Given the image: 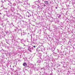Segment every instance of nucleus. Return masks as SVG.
Masks as SVG:
<instances>
[{"label":"nucleus","instance_id":"nucleus-1","mask_svg":"<svg viewBox=\"0 0 75 75\" xmlns=\"http://www.w3.org/2000/svg\"><path fill=\"white\" fill-rule=\"evenodd\" d=\"M15 21L16 23H17V24L18 27H20V26L21 25V21H20V19L16 18Z\"/></svg>","mask_w":75,"mask_h":75},{"label":"nucleus","instance_id":"nucleus-2","mask_svg":"<svg viewBox=\"0 0 75 75\" xmlns=\"http://www.w3.org/2000/svg\"><path fill=\"white\" fill-rule=\"evenodd\" d=\"M18 28H17L16 29H15V31H16L17 33H18V34H21V35H22V34H22V33H21V30H20V29L19 30H18L17 29Z\"/></svg>","mask_w":75,"mask_h":75},{"label":"nucleus","instance_id":"nucleus-3","mask_svg":"<svg viewBox=\"0 0 75 75\" xmlns=\"http://www.w3.org/2000/svg\"><path fill=\"white\" fill-rule=\"evenodd\" d=\"M64 16V13H62L61 12L60 14H58L57 15V16L58 18H61V17H62Z\"/></svg>","mask_w":75,"mask_h":75},{"label":"nucleus","instance_id":"nucleus-4","mask_svg":"<svg viewBox=\"0 0 75 75\" xmlns=\"http://www.w3.org/2000/svg\"><path fill=\"white\" fill-rule=\"evenodd\" d=\"M33 50V47L31 46H28V50L29 51L31 52H32V51Z\"/></svg>","mask_w":75,"mask_h":75},{"label":"nucleus","instance_id":"nucleus-5","mask_svg":"<svg viewBox=\"0 0 75 75\" xmlns=\"http://www.w3.org/2000/svg\"><path fill=\"white\" fill-rule=\"evenodd\" d=\"M23 65L25 67H28L29 66L27 65V63L25 62L23 63Z\"/></svg>","mask_w":75,"mask_h":75},{"label":"nucleus","instance_id":"nucleus-6","mask_svg":"<svg viewBox=\"0 0 75 75\" xmlns=\"http://www.w3.org/2000/svg\"><path fill=\"white\" fill-rule=\"evenodd\" d=\"M21 43L23 44H25V40H24V39H22L21 41Z\"/></svg>","mask_w":75,"mask_h":75},{"label":"nucleus","instance_id":"nucleus-7","mask_svg":"<svg viewBox=\"0 0 75 75\" xmlns=\"http://www.w3.org/2000/svg\"><path fill=\"white\" fill-rule=\"evenodd\" d=\"M11 10L12 12H13V11H14L15 10V8L13 7H11Z\"/></svg>","mask_w":75,"mask_h":75},{"label":"nucleus","instance_id":"nucleus-8","mask_svg":"<svg viewBox=\"0 0 75 75\" xmlns=\"http://www.w3.org/2000/svg\"><path fill=\"white\" fill-rule=\"evenodd\" d=\"M2 34H4V36H5V35H6L7 34H8V31H6L5 32V33H4V32H2Z\"/></svg>","mask_w":75,"mask_h":75},{"label":"nucleus","instance_id":"nucleus-9","mask_svg":"<svg viewBox=\"0 0 75 75\" xmlns=\"http://www.w3.org/2000/svg\"><path fill=\"white\" fill-rule=\"evenodd\" d=\"M28 14V17H30V16H31V14H30V13H29L28 12H27L26 13V14Z\"/></svg>","mask_w":75,"mask_h":75},{"label":"nucleus","instance_id":"nucleus-10","mask_svg":"<svg viewBox=\"0 0 75 75\" xmlns=\"http://www.w3.org/2000/svg\"><path fill=\"white\" fill-rule=\"evenodd\" d=\"M33 68H34V70H35V71H38V68H37V67H34Z\"/></svg>","mask_w":75,"mask_h":75},{"label":"nucleus","instance_id":"nucleus-11","mask_svg":"<svg viewBox=\"0 0 75 75\" xmlns=\"http://www.w3.org/2000/svg\"><path fill=\"white\" fill-rule=\"evenodd\" d=\"M38 57H39L40 58H41V56H42V54L41 53H39L38 54Z\"/></svg>","mask_w":75,"mask_h":75},{"label":"nucleus","instance_id":"nucleus-12","mask_svg":"<svg viewBox=\"0 0 75 75\" xmlns=\"http://www.w3.org/2000/svg\"><path fill=\"white\" fill-rule=\"evenodd\" d=\"M37 63H40L41 62V60L39 59L37 61Z\"/></svg>","mask_w":75,"mask_h":75},{"label":"nucleus","instance_id":"nucleus-13","mask_svg":"<svg viewBox=\"0 0 75 75\" xmlns=\"http://www.w3.org/2000/svg\"><path fill=\"white\" fill-rule=\"evenodd\" d=\"M55 48L54 47H52V52H53V51H54V50H55Z\"/></svg>","mask_w":75,"mask_h":75},{"label":"nucleus","instance_id":"nucleus-14","mask_svg":"<svg viewBox=\"0 0 75 75\" xmlns=\"http://www.w3.org/2000/svg\"><path fill=\"white\" fill-rule=\"evenodd\" d=\"M48 1H45V3L46 4H47V5H48L49 4L48 3Z\"/></svg>","mask_w":75,"mask_h":75},{"label":"nucleus","instance_id":"nucleus-15","mask_svg":"<svg viewBox=\"0 0 75 75\" xmlns=\"http://www.w3.org/2000/svg\"><path fill=\"white\" fill-rule=\"evenodd\" d=\"M6 12L7 13H7H10V11H9V9L8 10V11H6Z\"/></svg>","mask_w":75,"mask_h":75},{"label":"nucleus","instance_id":"nucleus-16","mask_svg":"<svg viewBox=\"0 0 75 75\" xmlns=\"http://www.w3.org/2000/svg\"><path fill=\"white\" fill-rule=\"evenodd\" d=\"M16 75H20V73H18V72H17V73L16 74Z\"/></svg>","mask_w":75,"mask_h":75},{"label":"nucleus","instance_id":"nucleus-17","mask_svg":"<svg viewBox=\"0 0 75 75\" xmlns=\"http://www.w3.org/2000/svg\"><path fill=\"white\" fill-rule=\"evenodd\" d=\"M67 7H68V8H69V9H71V8H70L69 5H67Z\"/></svg>","mask_w":75,"mask_h":75},{"label":"nucleus","instance_id":"nucleus-18","mask_svg":"<svg viewBox=\"0 0 75 75\" xmlns=\"http://www.w3.org/2000/svg\"><path fill=\"white\" fill-rule=\"evenodd\" d=\"M4 45L5 47H7L8 48L9 47V46H7V45H6V44H4Z\"/></svg>","mask_w":75,"mask_h":75},{"label":"nucleus","instance_id":"nucleus-19","mask_svg":"<svg viewBox=\"0 0 75 75\" xmlns=\"http://www.w3.org/2000/svg\"><path fill=\"white\" fill-rule=\"evenodd\" d=\"M17 1H18V3H22V2L20 1L19 0H17Z\"/></svg>","mask_w":75,"mask_h":75},{"label":"nucleus","instance_id":"nucleus-20","mask_svg":"<svg viewBox=\"0 0 75 75\" xmlns=\"http://www.w3.org/2000/svg\"><path fill=\"white\" fill-rule=\"evenodd\" d=\"M13 6H16V4L15 3H14L13 4Z\"/></svg>","mask_w":75,"mask_h":75},{"label":"nucleus","instance_id":"nucleus-21","mask_svg":"<svg viewBox=\"0 0 75 75\" xmlns=\"http://www.w3.org/2000/svg\"><path fill=\"white\" fill-rule=\"evenodd\" d=\"M57 52H53V54H54H54H55V55H56L57 54Z\"/></svg>","mask_w":75,"mask_h":75},{"label":"nucleus","instance_id":"nucleus-22","mask_svg":"<svg viewBox=\"0 0 75 75\" xmlns=\"http://www.w3.org/2000/svg\"><path fill=\"white\" fill-rule=\"evenodd\" d=\"M63 65H65V64H66V63L65 62H63Z\"/></svg>","mask_w":75,"mask_h":75},{"label":"nucleus","instance_id":"nucleus-23","mask_svg":"<svg viewBox=\"0 0 75 75\" xmlns=\"http://www.w3.org/2000/svg\"><path fill=\"white\" fill-rule=\"evenodd\" d=\"M29 28L30 29H32L33 28L31 27V26H29Z\"/></svg>","mask_w":75,"mask_h":75},{"label":"nucleus","instance_id":"nucleus-24","mask_svg":"<svg viewBox=\"0 0 75 75\" xmlns=\"http://www.w3.org/2000/svg\"><path fill=\"white\" fill-rule=\"evenodd\" d=\"M65 3H67V0H64Z\"/></svg>","mask_w":75,"mask_h":75},{"label":"nucleus","instance_id":"nucleus-25","mask_svg":"<svg viewBox=\"0 0 75 75\" xmlns=\"http://www.w3.org/2000/svg\"><path fill=\"white\" fill-rule=\"evenodd\" d=\"M61 56H62V57H64V54H61Z\"/></svg>","mask_w":75,"mask_h":75},{"label":"nucleus","instance_id":"nucleus-26","mask_svg":"<svg viewBox=\"0 0 75 75\" xmlns=\"http://www.w3.org/2000/svg\"><path fill=\"white\" fill-rule=\"evenodd\" d=\"M37 2H38L39 4H40V1H37Z\"/></svg>","mask_w":75,"mask_h":75},{"label":"nucleus","instance_id":"nucleus-27","mask_svg":"<svg viewBox=\"0 0 75 75\" xmlns=\"http://www.w3.org/2000/svg\"><path fill=\"white\" fill-rule=\"evenodd\" d=\"M8 54H9V53L8 52H7V54H6V55H8Z\"/></svg>","mask_w":75,"mask_h":75},{"label":"nucleus","instance_id":"nucleus-28","mask_svg":"<svg viewBox=\"0 0 75 75\" xmlns=\"http://www.w3.org/2000/svg\"><path fill=\"white\" fill-rule=\"evenodd\" d=\"M8 44V45H10V43H9V42L8 43H7Z\"/></svg>","mask_w":75,"mask_h":75},{"label":"nucleus","instance_id":"nucleus-29","mask_svg":"<svg viewBox=\"0 0 75 75\" xmlns=\"http://www.w3.org/2000/svg\"><path fill=\"white\" fill-rule=\"evenodd\" d=\"M55 8H56V9H57L58 8V7H55Z\"/></svg>","mask_w":75,"mask_h":75},{"label":"nucleus","instance_id":"nucleus-30","mask_svg":"<svg viewBox=\"0 0 75 75\" xmlns=\"http://www.w3.org/2000/svg\"><path fill=\"white\" fill-rule=\"evenodd\" d=\"M22 47H20L19 48V49H22Z\"/></svg>","mask_w":75,"mask_h":75},{"label":"nucleus","instance_id":"nucleus-31","mask_svg":"<svg viewBox=\"0 0 75 75\" xmlns=\"http://www.w3.org/2000/svg\"><path fill=\"white\" fill-rule=\"evenodd\" d=\"M7 23H8V24L9 23V21H7Z\"/></svg>","mask_w":75,"mask_h":75},{"label":"nucleus","instance_id":"nucleus-32","mask_svg":"<svg viewBox=\"0 0 75 75\" xmlns=\"http://www.w3.org/2000/svg\"><path fill=\"white\" fill-rule=\"evenodd\" d=\"M67 12H66V13L65 14V15L66 16H67Z\"/></svg>","mask_w":75,"mask_h":75},{"label":"nucleus","instance_id":"nucleus-33","mask_svg":"<svg viewBox=\"0 0 75 75\" xmlns=\"http://www.w3.org/2000/svg\"><path fill=\"white\" fill-rule=\"evenodd\" d=\"M55 39L56 40H58V39L55 38Z\"/></svg>","mask_w":75,"mask_h":75},{"label":"nucleus","instance_id":"nucleus-34","mask_svg":"<svg viewBox=\"0 0 75 75\" xmlns=\"http://www.w3.org/2000/svg\"><path fill=\"white\" fill-rule=\"evenodd\" d=\"M2 69H3V70H4V69L3 68H2Z\"/></svg>","mask_w":75,"mask_h":75},{"label":"nucleus","instance_id":"nucleus-35","mask_svg":"<svg viewBox=\"0 0 75 75\" xmlns=\"http://www.w3.org/2000/svg\"><path fill=\"white\" fill-rule=\"evenodd\" d=\"M3 25V23H2L1 24V25Z\"/></svg>","mask_w":75,"mask_h":75},{"label":"nucleus","instance_id":"nucleus-36","mask_svg":"<svg viewBox=\"0 0 75 75\" xmlns=\"http://www.w3.org/2000/svg\"><path fill=\"white\" fill-rule=\"evenodd\" d=\"M34 48H35V46H33Z\"/></svg>","mask_w":75,"mask_h":75},{"label":"nucleus","instance_id":"nucleus-37","mask_svg":"<svg viewBox=\"0 0 75 75\" xmlns=\"http://www.w3.org/2000/svg\"><path fill=\"white\" fill-rule=\"evenodd\" d=\"M9 42H6V43H7H7H8Z\"/></svg>","mask_w":75,"mask_h":75},{"label":"nucleus","instance_id":"nucleus-38","mask_svg":"<svg viewBox=\"0 0 75 75\" xmlns=\"http://www.w3.org/2000/svg\"><path fill=\"white\" fill-rule=\"evenodd\" d=\"M9 56H10V53H9Z\"/></svg>","mask_w":75,"mask_h":75},{"label":"nucleus","instance_id":"nucleus-39","mask_svg":"<svg viewBox=\"0 0 75 75\" xmlns=\"http://www.w3.org/2000/svg\"><path fill=\"white\" fill-rule=\"evenodd\" d=\"M6 16H7V17H9V16L7 15V14Z\"/></svg>","mask_w":75,"mask_h":75},{"label":"nucleus","instance_id":"nucleus-40","mask_svg":"<svg viewBox=\"0 0 75 75\" xmlns=\"http://www.w3.org/2000/svg\"><path fill=\"white\" fill-rule=\"evenodd\" d=\"M58 57H60V56H59V55L58 56Z\"/></svg>","mask_w":75,"mask_h":75},{"label":"nucleus","instance_id":"nucleus-41","mask_svg":"<svg viewBox=\"0 0 75 75\" xmlns=\"http://www.w3.org/2000/svg\"><path fill=\"white\" fill-rule=\"evenodd\" d=\"M57 52H59V50H57Z\"/></svg>","mask_w":75,"mask_h":75},{"label":"nucleus","instance_id":"nucleus-42","mask_svg":"<svg viewBox=\"0 0 75 75\" xmlns=\"http://www.w3.org/2000/svg\"><path fill=\"white\" fill-rule=\"evenodd\" d=\"M5 9H6V10H8L7 8H5Z\"/></svg>","mask_w":75,"mask_h":75},{"label":"nucleus","instance_id":"nucleus-43","mask_svg":"<svg viewBox=\"0 0 75 75\" xmlns=\"http://www.w3.org/2000/svg\"><path fill=\"white\" fill-rule=\"evenodd\" d=\"M63 57H62H62H61V58H63Z\"/></svg>","mask_w":75,"mask_h":75},{"label":"nucleus","instance_id":"nucleus-44","mask_svg":"<svg viewBox=\"0 0 75 75\" xmlns=\"http://www.w3.org/2000/svg\"><path fill=\"white\" fill-rule=\"evenodd\" d=\"M28 64H30V62H28Z\"/></svg>","mask_w":75,"mask_h":75},{"label":"nucleus","instance_id":"nucleus-45","mask_svg":"<svg viewBox=\"0 0 75 75\" xmlns=\"http://www.w3.org/2000/svg\"><path fill=\"white\" fill-rule=\"evenodd\" d=\"M72 4H74V2H73L72 3Z\"/></svg>","mask_w":75,"mask_h":75},{"label":"nucleus","instance_id":"nucleus-46","mask_svg":"<svg viewBox=\"0 0 75 75\" xmlns=\"http://www.w3.org/2000/svg\"><path fill=\"white\" fill-rule=\"evenodd\" d=\"M40 31H41V30L40 29Z\"/></svg>","mask_w":75,"mask_h":75},{"label":"nucleus","instance_id":"nucleus-47","mask_svg":"<svg viewBox=\"0 0 75 75\" xmlns=\"http://www.w3.org/2000/svg\"><path fill=\"white\" fill-rule=\"evenodd\" d=\"M45 6H46V5H44V7H45Z\"/></svg>","mask_w":75,"mask_h":75},{"label":"nucleus","instance_id":"nucleus-48","mask_svg":"<svg viewBox=\"0 0 75 75\" xmlns=\"http://www.w3.org/2000/svg\"><path fill=\"white\" fill-rule=\"evenodd\" d=\"M1 20V18H0V20Z\"/></svg>","mask_w":75,"mask_h":75},{"label":"nucleus","instance_id":"nucleus-49","mask_svg":"<svg viewBox=\"0 0 75 75\" xmlns=\"http://www.w3.org/2000/svg\"><path fill=\"white\" fill-rule=\"evenodd\" d=\"M19 70H21V69H18Z\"/></svg>","mask_w":75,"mask_h":75},{"label":"nucleus","instance_id":"nucleus-50","mask_svg":"<svg viewBox=\"0 0 75 75\" xmlns=\"http://www.w3.org/2000/svg\"><path fill=\"white\" fill-rule=\"evenodd\" d=\"M61 64H63V62H61Z\"/></svg>","mask_w":75,"mask_h":75},{"label":"nucleus","instance_id":"nucleus-51","mask_svg":"<svg viewBox=\"0 0 75 75\" xmlns=\"http://www.w3.org/2000/svg\"><path fill=\"white\" fill-rule=\"evenodd\" d=\"M4 8V9H6V8Z\"/></svg>","mask_w":75,"mask_h":75},{"label":"nucleus","instance_id":"nucleus-52","mask_svg":"<svg viewBox=\"0 0 75 75\" xmlns=\"http://www.w3.org/2000/svg\"><path fill=\"white\" fill-rule=\"evenodd\" d=\"M0 14L1 15V13H0Z\"/></svg>","mask_w":75,"mask_h":75},{"label":"nucleus","instance_id":"nucleus-53","mask_svg":"<svg viewBox=\"0 0 75 75\" xmlns=\"http://www.w3.org/2000/svg\"><path fill=\"white\" fill-rule=\"evenodd\" d=\"M71 2H70L69 3L70 4H71Z\"/></svg>","mask_w":75,"mask_h":75},{"label":"nucleus","instance_id":"nucleus-54","mask_svg":"<svg viewBox=\"0 0 75 75\" xmlns=\"http://www.w3.org/2000/svg\"><path fill=\"white\" fill-rule=\"evenodd\" d=\"M7 1H8L9 2V1H8V0H7Z\"/></svg>","mask_w":75,"mask_h":75},{"label":"nucleus","instance_id":"nucleus-55","mask_svg":"<svg viewBox=\"0 0 75 75\" xmlns=\"http://www.w3.org/2000/svg\"><path fill=\"white\" fill-rule=\"evenodd\" d=\"M31 13H32V14H33V12H32Z\"/></svg>","mask_w":75,"mask_h":75},{"label":"nucleus","instance_id":"nucleus-56","mask_svg":"<svg viewBox=\"0 0 75 75\" xmlns=\"http://www.w3.org/2000/svg\"><path fill=\"white\" fill-rule=\"evenodd\" d=\"M74 1V0L72 1Z\"/></svg>","mask_w":75,"mask_h":75},{"label":"nucleus","instance_id":"nucleus-57","mask_svg":"<svg viewBox=\"0 0 75 75\" xmlns=\"http://www.w3.org/2000/svg\"><path fill=\"white\" fill-rule=\"evenodd\" d=\"M43 69L42 68L41 69Z\"/></svg>","mask_w":75,"mask_h":75},{"label":"nucleus","instance_id":"nucleus-58","mask_svg":"<svg viewBox=\"0 0 75 75\" xmlns=\"http://www.w3.org/2000/svg\"><path fill=\"white\" fill-rule=\"evenodd\" d=\"M24 46H25V45H24Z\"/></svg>","mask_w":75,"mask_h":75},{"label":"nucleus","instance_id":"nucleus-59","mask_svg":"<svg viewBox=\"0 0 75 75\" xmlns=\"http://www.w3.org/2000/svg\"><path fill=\"white\" fill-rule=\"evenodd\" d=\"M33 26H35V25H33Z\"/></svg>","mask_w":75,"mask_h":75},{"label":"nucleus","instance_id":"nucleus-60","mask_svg":"<svg viewBox=\"0 0 75 75\" xmlns=\"http://www.w3.org/2000/svg\"><path fill=\"white\" fill-rule=\"evenodd\" d=\"M58 23H59V21H58Z\"/></svg>","mask_w":75,"mask_h":75},{"label":"nucleus","instance_id":"nucleus-61","mask_svg":"<svg viewBox=\"0 0 75 75\" xmlns=\"http://www.w3.org/2000/svg\"><path fill=\"white\" fill-rule=\"evenodd\" d=\"M41 4H43V3H41Z\"/></svg>","mask_w":75,"mask_h":75},{"label":"nucleus","instance_id":"nucleus-62","mask_svg":"<svg viewBox=\"0 0 75 75\" xmlns=\"http://www.w3.org/2000/svg\"><path fill=\"white\" fill-rule=\"evenodd\" d=\"M1 35H0V37H1Z\"/></svg>","mask_w":75,"mask_h":75},{"label":"nucleus","instance_id":"nucleus-63","mask_svg":"<svg viewBox=\"0 0 75 75\" xmlns=\"http://www.w3.org/2000/svg\"><path fill=\"white\" fill-rule=\"evenodd\" d=\"M41 46L40 47V48H41Z\"/></svg>","mask_w":75,"mask_h":75},{"label":"nucleus","instance_id":"nucleus-64","mask_svg":"<svg viewBox=\"0 0 75 75\" xmlns=\"http://www.w3.org/2000/svg\"><path fill=\"white\" fill-rule=\"evenodd\" d=\"M10 67H11V65H10Z\"/></svg>","mask_w":75,"mask_h":75}]
</instances>
